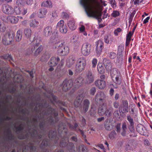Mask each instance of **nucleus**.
Masks as SVG:
<instances>
[{
  "label": "nucleus",
  "mask_w": 152,
  "mask_h": 152,
  "mask_svg": "<svg viewBox=\"0 0 152 152\" xmlns=\"http://www.w3.org/2000/svg\"><path fill=\"white\" fill-rule=\"evenodd\" d=\"M57 32H56L55 37L54 39L53 37H52L49 42V44L53 49H55L57 47H58V49L59 48H60V47H61L63 45V44L60 42V41L57 40L56 38L57 37Z\"/></svg>",
  "instance_id": "nucleus-6"
},
{
  "label": "nucleus",
  "mask_w": 152,
  "mask_h": 152,
  "mask_svg": "<svg viewBox=\"0 0 152 152\" xmlns=\"http://www.w3.org/2000/svg\"><path fill=\"white\" fill-rule=\"evenodd\" d=\"M97 62V60L96 58H94L93 59L92 61V67L94 68L96 67Z\"/></svg>",
  "instance_id": "nucleus-43"
},
{
  "label": "nucleus",
  "mask_w": 152,
  "mask_h": 152,
  "mask_svg": "<svg viewBox=\"0 0 152 152\" xmlns=\"http://www.w3.org/2000/svg\"><path fill=\"white\" fill-rule=\"evenodd\" d=\"M22 11L21 8L19 7H16L15 8V12L17 15L21 14Z\"/></svg>",
  "instance_id": "nucleus-35"
},
{
  "label": "nucleus",
  "mask_w": 152,
  "mask_h": 152,
  "mask_svg": "<svg viewBox=\"0 0 152 152\" xmlns=\"http://www.w3.org/2000/svg\"><path fill=\"white\" fill-rule=\"evenodd\" d=\"M69 145L70 146V147L69 148V152H74V151L75 146L72 143H69Z\"/></svg>",
  "instance_id": "nucleus-42"
},
{
  "label": "nucleus",
  "mask_w": 152,
  "mask_h": 152,
  "mask_svg": "<svg viewBox=\"0 0 152 152\" xmlns=\"http://www.w3.org/2000/svg\"><path fill=\"white\" fill-rule=\"evenodd\" d=\"M52 32V28L51 26H47L44 29L43 35L46 37L50 36Z\"/></svg>",
  "instance_id": "nucleus-20"
},
{
  "label": "nucleus",
  "mask_w": 152,
  "mask_h": 152,
  "mask_svg": "<svg viewBox=\"0 0 152 152\" xmlns=\"http://www.w3.org/2000/svg\"><path fill=\"white\" fill-rule=\"evenodd\" d=\"M97 68L100 74H102L104 72V69L102 64L99 63L98 64Z\"/></svg>",
  "instance_id": "nucleus-31"
},
{
  "label": "nucleus",
  "mask_w": 152,
  "mask_h": 152,
  "mask_svg": "<svg viewBox=\"0 0 152 152\" xmlns=\"http://www.w3.org/2000/svg\"><path fill=\"white\" fill-rule=\"evenodd\" d=\"M38 45L39 44L38 43H36L34 45L31 44L28 49L29 53H32L35 49L37 48L38 47Z\"/></svg>",
  "instance_id": "nucleus-30"
},
{
  "label": "nucleus",
  "mask_w": 152,
  "mask_h": 152,
  "mask_svg": "<svg viewBox=\"0 0 152 152\" xmlns=\"http://www.w3.org/2000/svg\"><path fill=\"white\" fill-rule=\"evenodd\" d=\"M29 24L31 27L33 28H35L39 26V23L38 21L34 19L31 20Z\"/></svg>",
  "instance_id": "nucleus-23"
},
{
  "label": "nucleus",
  "mask_w": 152,
  "mask_h": 152,
  "mask_svg": "<svg viewBox=\"0 0 152 152\" xmlns=\"http://www.w3.org/2000/svg\"><path fill=\"white\" fill-rule=\"evenodd\" d=\"M43 49V47L42 45H40L36 50L34 53L35 56H37L39 54Z\"/></svg>",
  "instance_id": "nucleus-33"
},
{
  "label": "nucleus",
  "mask_w": 152,
  "mask_h": 152,
  "mask_svg": "<svg viewBox=\"0 0 152 152\" xmlns=\"http://www.w3.org/2000/svg\"><path fill=\"white\" fill-rule=\"evenodd\" d=\"M86 148V147L83 145H81L79 146V148L77 147V149L78 151H82L83 152H84V151Z\"/></svg>",
  "instance_id": "nucleus-44"
},
{
  "label": "nucleus",
  "mask_w": 152,
  "mask_h": 152,
  "mask_svg": "<svg viewBox=\"0 0 152 152\" xmlns=\"http://www.w3.org/2000/svg\"><path fill=\"white\" fill-rule=\"evenodd\" d=\"M83 97V94H81L79 95L75 99L74 104L75 107H79L81 103Z\"/></svg>",
  "instance_id": "nucleus-18"
},
{
  "label": "nucleus",
  "mask_w": 152,
  "mask_h": 152,
  "mask_svg": "<svg viewBox=\"0 0 152 152\" xmlns=\"http://www.w3.org/2000/svg\"><path fill=\"white\" fill-rule=\"evenodd\" d=\"M104 117H101V118H97V121L98 122H100L104 120Z\"/></svg>",
  "instance_id": "nucleus-60"
},
{
  "label": "nucleus",
  "mask_w": 152,
  "mask_h": 152,
  "mask_svg": "<svg viewBox=\"0 0 152 152\" xmlns=\"http://www.w3.org/2000/svg\"><path fill=\"white\" fill-rule=\"evenodd\" d=\"M111 6L114 8H115L117 7L116 2L115 0H109Z\"/></svg>",
  "instance_id": "nucleus-36"
},
{
  "label": "nucleus",
  "mask_w": 152,
  "mask_h": 152,
  "mask_svg": "<svg viewBox=\"0 0 152 152\" xmlns=\"http://www.w3.org/2000/svg\"><path fill=\"white\" fill-rule=\"evenodd\" d=\"M116 135V133L115 131H113L109 134V137L110 139H113L115 137Z\"/></svg>",
  "instance_id": "nucleus-37"
},
{
  "label": "nucleus",
  "mask_w": 152,
  "mask_h": 152,
  "mask_svg": "<svg viewBox=\"0 0 152 152\" xmlns=\"http://www.w3.org/2000/svg\"><path fill=\"white\" fill-rule=\"evenodd\" d=\"M125 106H128V102L126 100L123 101L122 102V103L121 106V108L122 107Z\"/></svg>",
  "instance_id": "nucleus-46"
},
{
  "label": "nucleus",
  "mask_w": 152,
  "mask_h": 152,
  "mask_svg": "<svg viewBox=\"0 0 152 152\" xmlns=\"http://www.w3.org/2000/svg\"><path fill=\"white\" fill-rule=\"evenodd\" d=\"M122 128L123 129V132L121 133V134L123 136L125 135L126 130V124L125 123H123L122 125Z\"/></svg>",
  "instance_id": "nucleus-40"
},
{
  "label": "nucleus",
  "mask_w": 152,
  "mask_h": 152,
  "mask_svg": "<svg viewBox=\"0 0 152 152\" xmlns=\"http://www.w3.org/2000/svg\"><path fill=\"white\" fill-rule=\"evenodd\" d=\"M67 144L66 142H60V145L61 147H63L66 146Z\"/></svg>",
  "instance_id": "nucleus-57"
},
{
  "label": "nucleus",
  "mask_w": 152,
  "mask_h": 152,
  "mask_svg": "<svg viewBox=\"0 0 152 152\" xmlns=\"http://www.w3.org/2000/svg\"><path fill=\"white\" fill-rule=\"evenodd\" d=\"M56 27L62 33H66L67 31V26L62 20H60L57 23Z\"/></svg>",
  "instance_id": "nucleus-11"
},
{
  "label": "nucleus",
  "mask_w": 152,
  "mask_h": 152,
  "mask_svg": "<svg viewBox=\"0 0 152 152\" xmlns=\"http://www.w3.org/2000/svg\"><path fill=\"white\" fill-rule=\"evenodd\" d=\"M121 29L120 28H118L116 29L115 30L114 32V34L115 36H118L119 33L121 31Z\"/></svg>",
  "instance_id": "nucleus-45"
},
{
  "label": "nucleus",
  "mask_w": 152,
  "mask_h": 152,
  "mask_svg": "<svg viewBox=\"0 0 152 152\" xmlns=\"http://www.w3.org/2000/svg\"><path fill=\"white\" fill-rule=\"evenodd\" d=\"M116 56V53L114 52H111L110 54V57L112 59L114 58Z\"/></svg>",
  "instance_id": "nucleus-49"
},
{
  "label": "nucleus",
  "mask_w": 152,
  "mask_h": 152,
  "mask_svg": "<svg viewBox=\"0 0 152 152\" xmlns=\"http://www.w3.org/2000/svg\"><path fill=\"white\" fill-rule=\"evenodd\" d=\"M67 24L69 28L71 30H74L76 29L77 25L74 20L69 21Z\"/></svg>",
  "instance_id": "nucleus-22"
},
{
  "label": "nucleus",
  "mask_w": 152,
  "mask_h": 152,
  "mask_svg": "<svg viewBox=\"0 0 152 152\" xmlns=\"http://www.w3.org/2000/svg\"><path fill=\"white\" fill-rule=\"evenodd\" d=\"M94 80V77L91 72L89 71L86 72L85 78L83 79L81 76H80L76 80L75 82L77 86H80L84 83H91Z\"/></svg>",
  "instance_id": "nucleus-2"
},
{
  "label": "nucleus",
  "mask_w": 152,
  "mask_h": 152,
  "mask_svg": "<svg viewBox=\"0 0 152 152\" xmlns=\"http://www.w3.org/2000/svg\"><path fill=\"white\" fill-rule=\"evenodd\" d=\"M111 76L114 83L120 85L122 82L121 75L119 71L116 68H113L110 72Z\"/></svg>",
  "instance_id": "nucleus-3"
},
{
  "label": "nucleus",
  "mask_w": 152,
  "mask_h": 152,
  "mask_svg": "<svg viewBox=\"0 0 152 152\" xmlns=\"http://www.w3.org/2000/svg\"><path fill=\"white\" fill-rule=\"evenodd\" d=\"M86 5L83 6L88 16L99 19L102 15L101 11L103 6L107 4L103 0H94L86 3Z\"/></svg>",
  "instance_id": "nucleus-1"
},
{
  "label": "nucleus",
  "mask_w": 152,
  "mask_h": 152,
  "mask_svg": "<svg viewBox=\"0 0 152 152\" xmlns=\"http://www.w3.org/2000/svg\"><path fill=\"white\" fill-rule=\"evenodd\" d=\"M151 87L150 89V91L149 92V94L150 95L152 96V83L151 84Z\"/></svg>",
  "instance_id": "nucleus-64"
},
{
  "label": "nucleus",
  "mask_w": 152,
  "mask_h": 152,
  "mask_svg": "<svg viewBox=\"0 0 152 152\" xmlns=\"http://www.w3.org/2000/svg\"><path fill=\"white\" fill-rule=\"evenodd\" d=\"M14 37V34L12 32L7 33L2 39L3 44L5 45L10 44L13 40Z\"/></svg>",
  "instance_id": "nucleus-7"
},
{
  "label": "nucleus",
  "mask_w": 152,
  "mask_h": 152,
  "mask_svg": "<svg viewBox=\"0 0 152 152\" xmlns=\"http://www.w3.org/2000/svg\"><path fill=\"white\" fill-rule=\"evenodd\" d=\"M33 0H26V3L28 5H31L33 3Z\"/></svg>",
  "instance_id": "nucleus-53"
},
{
  "label": "nucleus",
  "mask_w": 152,
  "mask_h": 152,
  "mask_svg": "<svg viewBox=\"0 0 152 152\" xmlns=\"http://www.w3.org/2000/svg\"><path fill=\"white\" fill-rule=\"evenodd\" d=\"M103 62L107 70L109 71L111 70V71L112 69V65L110 61L108 59L104 58L103 59Z\"/></svg>",
  "instance_id": "nucleus-16"
},
{
  "label": "nucleus",
  "mask_w": 152,
  "mask_h": 152,
  "mask_svg": "<svg viewBox=\"0 0 152 152\" xmlns=\"http://www.w3.org/2000/svg\"><path fill=\"white\" fill-rule=\"evenodd\" d=\"M113 105L115 108H118L119 106L118 102L117 101H115L113 103Z\"/></svg>",
  "instance_id": "nucleus-51"
},
{
  "label": "nucleus",
  "mask_w": 152,
  "mask_h": 152,
  "mask_svg": "<svg viewBox=\"0 0 152 152\" xmlns=\"http://www.w3.org/2000/svg\"><path fill=\"white\" fill-rule=\"evenodd\" d=\"M106 95L104 93L102 92H99L96 94L95 101L99 104V106L102 105V104L105 102Z\"/></svg>",
  "instance_id": "nucleus-9"
},
{
  "label": "nucleus",
  "mask_w": 152,
  "mask_h": 152,
  "mask_svg": "<svg viewBox=\"0 0 152 152\" xmlns=\"http://www.w3.org/2000/svg\"><path fill=\"white\" fill-rule=\"evenodd\" d=\"M150 17H147L146 18H145L143 21V23L144 24H145L148 23V20L150 19Z\"/></svg>",
  "instance_id": "nucleus-58"
},
{
  "label": "nucleus",
  "mask_w": 152,
  "mask_h": 152,
  "mask_svg": "<svg viewBox=\"0 0 152 152\" xmlns=\"http://www.w3.org/2000/svg\"><path fill=\"white\" fill-rule=\"evenodd\" d=\"M62 85L63 90L66 91L72 87V83L71 80H65L63 82Z\"/></svg>",
  "instance_id": "nucleus-14"
},
{
  "label": "nucleus",
  "mask_w": 152,
  "mask_h": 152,
  "mask_svg": "<svg viewBox=\"0 0 152 152\" xmlns=\"http://www.w3.org/2000/svg\"><path fill=\"white\" fill-rule=\"evenodd\" d=\"M90 103L89 101L87 99L84 100L83 103V110L82 111V113H86L88 109V108Z\"/></svg>",
  "instance_id": "nucleus-21"
},
{
  "label": "nucleus",
  "mask_w": 152,
  "mask_h": 152,
  "mask_svg": "<svg viewBox=\"0 0 152 152\" xmlns=\"http://www.w3.org/2000/svg\"><path fill=\"white\" fill-rule=\"evenodd\" d=\"M86 65V58L84 57L79 58L77 60L75 67V71L77 72H80L83 70Z\"/></svg>",
  "instance_id": "nucleus-5"
},
{
  "label": "nucleus",
  "mask_w": 152,
  "mask_h": 152,
  "mask_svg": "<svg viewBox=\"0 0 152 152\" xmlns=\"http://www.w3.org/2000/svg\"><path fill=\"white\" fill-rule=\"evenodd\" d=\"M7 22L8 23H12L16 24L18 21V18L17 17L10 16L7 18Z\"/></svg>",
  "instance_id": "nucleus-19"
},
{
  "label": "nucleus",
  "mask_w": 152,
  "mask_h": 152,
  "mask_svg": "<svg viewBox=\"0 0 152 152\" xmlns=\"http://www.w3.org/2000/svg\"><path fill=\"white\" fill-rule=\"evenodd\" d=\"M143 0H133L134 4H139Z\"/></svg>",
  "instance_id": "nucleus-56"
},
{
  "label": "nucleus",
  "mask_w": 152,
  "mask_h": 152,
  "mask_svg": "<svg viewBox=\"0 0 152 152\" xmlns=\"http://www.w3.org/2000/svg\"><path fill=\"white\" fill-rule=\"evenodd\" d=\"M114 115L116 117H118L119 115V113L118 110L115 111L114 113Z\"/></svg>",
  "instance_id": "nucleus-59"
},
{
  "label": "nucleus",
  "mask_w": 152,
  "mask_h": 152,
  "mask_svg": "<svg viewBox=\"0 0 152 152\" xmlns=\"http://www.w3.org/2000/svg\"><path fill=\"white\" fill-rule=\"evenodd\" d=\"M116 129L117 131L118 132H120V125L118 124L116 126Z\"/></svg>",
  "instance_id": "nucleus-61"
},
{
  "label": "nucleus",
  "mask_w": 152,
  "mask_h": 152,
  "mask_svg": "<svg viewBox=\"0 0 152 152\" xmlns=\"http://www.w3.org/2000/svg\"><path fill=\"white\" fill-rule=\"evenodd\" d=\"M104 41L106 44H108L109 43V40L107 36H106L104 37Z\"/></svg>",
  "instance_id": "nucleus-55"
},
{
  "label": "nucleus",
  "mask_w": 152,
  "mask_h": 152,
  "mask_svg": "<svg viewBox=\"0 0 152 152\" xmlns=\"http://www.w3.org/2000/svg\"><path fill=\"white\" fill-rule=\"evenodd\" d=\"M129 112L130 114H133L134 112V109L133 108H132V107L129 108Z\"/></svg>",
  "instance_id": "nucleus-63"
},
{
  "label": "nucleus",
  "mask_w": 152,
  "mask_h": 152,
  "mask_svg": "<svg viewBox=\"0 0 152 152\" xmlns=\"http://www.w3.org/2000/svg\"><path fill=\"white\" fill-rule=\"evenodd\" d=\"M6 29V26L2 21H0V31L4 32Z\"/></svg>",
  "instance_id": "nucleus-34"
},
{
  "label": "nucleus",
  "mask_w": 152,
  "mask_h": 152,
  "mask_svg": "<svg viewBox=\"0 0 152 152\" xmlns=\"http://www.w3.org/2000/svg\"><path fill=\"white\" fill-rule=\"evenodd\" d=\"M91 46L89 43L86 42L82 45L81 49L82 54L84 56H88L90 54L91 50Z\"/></svg>",
  "instance_id": "nucleus-8"
},
{
  "label": "nucleus",
  "mask_w": 152,
  "mask_h": 152,
  "mask_svg": "<svg viewBox=\"0 0 152 152\" xmlns=\"http://www.w3.org/2000/svg\"><path fill=\"white\" fill-rule=\"evenodd\" d=\"M59 60L60 59L58 57H53L49 61L48 64L50 66H55L57 65Z\"/></svg>",
  "instance_id": "nucleus-15"
},
{
  "label": "nucleus",
  "mask_w": 152,
  "mask_h": 152,
  "mask_svg": "<svg viewBox=\"0 0 152 152\" xmlns=\"http://www.w3.org/2000/svg\"><path fill=\"white\" fill-rule=\"evenodd\" d=\"M61 16L64 19H67L69 18V15L66 12H63L62 13Z\"/></svg>",
  "instance_id": "nucleus-41"
},
{
  "label": "nucleus",
  "mask_w": 152,
  "mask_h": 152,
  "mask_svg": "<svg viewBox=\"0 0 152 152\" xmlns=\"http://www.w3.org/2000/svg\"><path fill=\"white\" fill-rule=\"evenodd\" d=\"M120 15L119 12L117 10L113 11L111 13V16L113 17H116L119 16Z\"/></svg>",
  "instance_id": "nucleus-39"
},
{
  "label": "nucleus",
  "mask_w": 152,
  "mask_h": 152,
  "mask_svg": "<svg viewBox=\"0 0 152 152\" xmlns=\"http://www.w3.org/2000/svg\"><path fill=\"white\" fill-rule=\"evenodd\" d=\"M22 37V32L20 30H18L16 33V40L17 41L19 42L21 39Z\"/></svg>",
  "instance_id": "nucleus-29"
},
{
  "label": "nucleus",
  "mask_w": 152,
  "mask_h": 152,
  "mask_svg": "<svg viewBox=\"0 0 152 152\" xmlns=\"http://www.w3.org/2000/svg\"><path fill=\"white\" fill-rule=\"evenodd\" d=\"M41 6L49 8H51L53 7V4L51 1L47 0L42 2L41 4Z\"/></svg>",
  "instance_id": "nucleus-27"
},
{
  "label": "nucleus",
  "mask_w": 152,
  "mask_h": 152,
  "mask_svg": "<svg viewBox=\"0 0 152 152\" xmlns=\"http://www.w3.org/2000/svg\"><path fill=\"white\" fill-rule=\"evenodd\" d=\"M80 32V33H82L85 36H86L87 35V34L86 31L85 30H84V31H82Z\"/></svg>",
  "instance_id": "nucleus-62"
},
{
  "label": "nucleus",
  "mask_w": 152,
  "mask_h": 152,
  "mask_svg": "<svg viewBox=\"0 0 152 152\" xmlns=\"http://www.w3.org/2000/svg\"><path fill=\"white\" fill-rule=\"evenodd\" d=\"M69 51V48L67 46L64 45L63 44V45L57 50V53L59 55L64 56L68 54Z\"/></svg>",
  "instance_id": "nucleus-10"
},
{
  "label": "nucleus",
  "mask_w": 152,
  "mask_h": 152,
  "mask_svg": "<svg viewBox=\"0 0 152 152\" xmlns=\"http://www.w3.org/2000/svg\"><path fill=\"white\" fill-rule=\"evenodd\" d=\"M135 13V12H132L130 15V17L129 19V24H131L133 20V18Z\"/></svg>",
  "instance_id": "nucleus-38"
},
{
  "label": "nucleus",
  "mask_w": 152,
  "mask_h": 152,
  "mask_svg": "<svg viewBox=\"0 0 152 152\" xmlns=\"http://www.w3.org/2000/svg\"><path fill=\"white\" fill-rule=\"evenodd\" d=\"M22 10H23L22 11L21 14L24 15H25L27 12V8H23L21 9Z\"/></svg>",
  "instance_id": "nucleus-54"
},
{
  "label": "nucleus",
  "mask_w": 152,
  "mask_h": 152,
  "mask_svg": "<svg viewBox=\"0 0 152 152\" xmlns=\"http://www.w3.org/2000/svg\"><path fill=\"white\" fill-rule=\"evenodd\" d=\"M127 119L130 123L129 129H132L133 128L134 122L132 118L130 115H127Z\"/></svg>",
  "instance_id": "nucleus-32"
},
{
  "label": "nucleus",
  "mask_w": 152,
  "mask_h": 152,
  "mask_svg": "<svg viewBox=\"0 0 152 152\" xmlns=\"http://www.w3.org/2000/svg\"><path fill=\"white\" fill-rule=\"evenodd\" d=\"M96 91V88L94 87H93L91 88L90 91V94L94 95Z\"/></svg>",
  "instance_id": "nucleus-50"
},
{
  "label": "nucleus",
  "mask_w": 152,
  "mask_h": 152,
  "mask_svg": "<svg viewBox=\"0 0 152 152\" xmlns=\"http://www.w3.org/2000/svg\"><path fill=\"white\" fill-rule=\"evenodd\" d=\"M128 106H125L122 107L121 108L123 109V111H122L123 113H127L128 112Z\"/></svg>",
  "instance_id": "nucleus-48"
},
{
  "label": "nucleus",
  "mask_w": 152,
  "mask_h": 152,
  "mask_svg": "<svg viewBox=\"0 0 152 152\" xmlns=\"http://www.w3.org/2000/svg\"><path fill=\"white\" fill-rule=\"evenodd\" d=\"M105 81L102 80H97L95 82V85L99 89L104 88L106 86Z\"/></svg>",
  "instance_id": "nucleus-17"
},
{
  "label": "nucleus",
  "mask_w": 152,
  "mask_h": 152,
  "mask_svg": "<svg viewBox=\"0 0 152 152\" xmlns=\"http://www.w3.org/2000/svg\"><path fill=\"white\" fill-rule=\"evenodd\" d=\"M75 58L72 56L69 57L68 58L66 62V65L69 67L71 66L75 62Z\"/></svg>",
  "instance_id": "nucleus-24"
},
{
  "label": "nucleus",
  "mask_w": 152,
  "mask_h": 152,
  "mask_svg": "<svg viewBox=\"0 0 152 152\" xmlns=\"http://www.w3.org/2000/svg\"><path fill=\"white\" fill-rule=\"evenodd\" d=\"M24 33L26 38H30L32 35V31L30 28H26L24 31Z\"/></svg>",
  "instance_id": "nucleus-28"
},
{
  "label": "nucleus",
  "mask_w": 152,
  "mask_h": 152,
  "mask_svg": "<svg viewBox=\"0 0 152 152\" xmlns=\"http://www.w3.org/2000/svg\"><path fill=\"white\" fill-rule=\"evenodd\" d=\"M104 127L107 130H111L112 129L113 126L108 120H106L105 122Z\"/></svg>",
  "instance_id": "nucleus-25"
},
{
  "label": "nucleus",
  "mask_w": 152,
  "mask_h": 152,
  "mask_svg": "<svg viewBox=\"0 0 152 152\" xmlns=\"http://www.w3.org/2000/svg\"><path fill=\"white\" fill-rule=\"evenodd\" d=\"M113 108L111 107H107L106 103H103L102 105L99 106L98 113L101 115H105L109 116L113 112Z\"/></svg>",
  "instance_id": "nucleus-4"
},
{
  "label": "nucleus",
  "mask_w": 152,
  "mask_h": 152,
  "mask_svg": "<svg viewBox=\"0 0 152 152\" xmlns=\"http://www.w3.org/2000/svg\"><path fill=\"white\" fill-rule=\"evenodd\" d=\"M79 28L80 32L82 31H84V30H85V26L83 25H80Z\"/></svg>",
  "instance_id": "nucleus-52"
},
{
  "label": "nucleus",
  "mask_w": 152,
  "mask_h": 152,
  "mask_svg": "<svg viewBox=\"0 0 152 152\" xmlns=\"http://www.w3.org/2000/svg\"><path fill=\"white\" fill-rule=\"evenodd\" d=\"M133 34L132 33V32H129L126 36V39H127L128 40H130L131 37Z\"/></svg>",
  "instance_id": "nucleus-47"
},
{
  "label": "nucleus",
  "mask_w": 152,
  "mask_h": 152,
  "mask_svg": "<svg viewBox=\"0 0 152 152\" xmlns=\"http://www.w3.org/2000/svg\"><path fill=\"white\" fill-rule=\"evenodd\" d=\"M47 12V10L45 8L40 9L38 14L39 17L40 18H42L45 17Z\"/></svg>",
  "instance_id": "nucleus-26"
},
{
  "label": "nucleus",
  "mask_w": 152,
  "mask_h": 152,
  "mask_svg": "<svg viewBox=\"0 0 152 152\" xmlns=\"http://www.w3.org/2000/svg\"><path fill=\"white\" fill-rule=\"evenodd\" d=\"M104 42L101 40H99L96 42V52L97 54H99L101 53L104 48Z\"/></svg>",
  "instance_id": "nucleus-12"
},
{
  "label": "nucleus",
  "mask_w": 152,
  "mask_h": 152,
  "mask_svg": "<svg viewBox=\"0 0 152 152\" xmlns=\"http://www.w3.org/2000/svg\"><path fill=\"white\" fill-rule=\"evenodd\" d=\"M2 10L6 14H11L13 13L14 10L9 5L4 4L2 6Z\"/></svg>",
  "instance_id": "nucleus-13"
}]
</instances>
